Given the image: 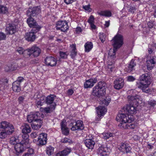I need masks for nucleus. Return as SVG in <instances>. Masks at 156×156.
<instances>
[{
	"label": "nucleus",
	"instance_id": "1",
	"mask_svg": "<svg viewBox=\"0 0 156 156\" xmlns=\"http://www.w3.org/2000/svg\"><path fill=\"white\" fill-rule=\"evenodd\" d=\"M139 80V82L136 83L137 87L144 92L148 93L150 92L151 89L148 87L151 83V80L149 75L147 73L143 74L140 77Z\"/></svg>",
	"mask_w": 156,
	"mask_h": 156
},
{
	"label": "nucleus",
	"instance_id": "2",
	"mask_svg": "<svg viewBox=\"0 0 156 156\" xmlns=\"http://www.w3.org/2000/svg\"><path fill=\"white\" fill-rule=\"evenodd\" d=\"M116 119L117 121L120 122L118 126L120 128L124 129H128L129 122H132L133 120V115H128L127 114L120 113V112L117 115Z\"/></svg>",
	"mask_w": 156,
	"mask_h": 156
},
{
	"label": "nucleus",
	"instance_id": "3",
	"mask_svg": "<svg viewBox=\"0 0 156 156\" xmlns=\"http://www.w3.org/2000/svg\"><path fill=\"white\" fill-rule=\"evenodd\" d=\"M14 128L11 124L5 121L0 122V138H6L8 135L12 134L14 131Z\"/></svg>",
	"mask_w": 156,
	"mask_h": 156
},
{
	"label": "nucleus",
	"instance_id": "4",
	"mask_svg": "<svg viewBox=\"0 0 156 156\" xmlns=\"http://www.w3.org/2000/svg\"><path fill=\"white\" fill-rule=\"evenodd\" d=\"M24 136L25 138L23 139L20 143L16 144L14 146L16 154L18 155L23 152L25 149L30 147L28 135H26Z\"/></svg>",
	"mask_w": 156,
	"mask_h": 156
},
{
	"label": "nucleus",
	"instance_id": "5",
	"mask_svg": "<svg viewBox=\"0 0 156 156\" xmlns=\"http://www.w3.org/2000/svg\"><path fill=\"white\" fill-rule=\"evenodd\" d=\"M112 41L113 43L112 45L115 49L120 48L123 44V37L120 34L116 35Z\"/></svg>",
	"mask_w": 156,
	"mask_h": 156
},
{
	"label": "nucleus",
	"instance_id": "6",
	"mask_svg": "<svg viewBox=\"0 0 156 156\" xmlns=\"http://www.w3.org/2000/svg\"><path fill=\"white\" fill-rule=\"evenodd\" d=\"M69 128L72 131L83 130L84 128L83 122L82 121L78 120L72 122L69 125Z\"/></svg>",
	"mask_w": 156,
	"mask_h": 156
},
{
	"label": "nucleus",
	"instance_id": "7",
	"mask_svg": "<svg viewBox=\"0 0 156 156\" xmlns=\"http://www.w3.org/2000/svg\"><path fill=\"white\" fill-rule=\"evenodd\" d=\"M56 29L63 32H66L69 29L68 23L65 20H61L57 22L55 26Z\"/></svg>",
	"mask_w": 156,
	"mask_h": 156
},
{
	"label": "nucleus",
	"instance_id": "8",
	"mask_svg": "<svg viewBox=\"0 0 156 156\" xmlns=\"http://www.w3.org/2000/svg\"><path fill=\"white\" fill-rule=\"evenodd\" d=\"M41 7L35 6L33 8H30L27 11V15L28 16L36 17L41 13Z\"/></svg>",
	"mask_w": 156,
	"mask_h": 156
},
{
	"label": "nucleus",
	"instance_id": "9",
	"mask_svg": "<svg viewBox=\"0 0 156 156\" xmlns=\"http://www.w3.org/2000/svg\"><path fill=\"white\" fill-rule=\"evenodd\" d=\"M32 17L29 16L27 20V23L30 27L32 28L33 29H35V32H38L41 27L38 24L36 20H34Z\"/></svg>",
	"mask_w": 156,
	"mask_h": 156
},
{
	"label": "nucleus",
	"instance_id": "10",
	"mask_svg": "<svg viewBox=\"0 0 156 156\" xmlns=\"http://www.w3.org/2000/svg\"><path fill=\"white\" fill-rule=\"evenodd\" d=\"M137 106L131 105L129 104L127 105L124 107L122 109V111L120 112V113H124L128 112L131 114H135L136 112Z\"/></svg>",
	"mask_w": 156,
	"mask_h": 156
},
{
	"label": "nucleus",
	"instance_id": "11",
	"mask_svg": "<svg viewBox=\"0 0 156 156\" xmlns=\"http://www.w3.org/2000/svg\"><path fill=\"white\" fill-rule=\"evenodd\" d=\"M40 116H41V118H44V115L42 113L36 112L34 114H30L28 115L27 121L29 123H33L34 121H36Z\"/></svg>",
	"mask_w": 156,
	"mask_h": 156
},
{
	"label": "nucleus",
	"instance_id": "12",
	"mask_svg": "<svg viewBox=\"0 0 156 156\" xmlns=\"http://www.w3.org/2000/svg\"><path fill=\"white\" fill-rule=\"evenodd\" d=\"M43 118H41L40 116L36 121L33 122V123L31 124V126L34 130H37L39 129L41 126L42 125V119Z\"/></svg>",
	"mask_w": 156,
	"mask_h": 156
},
{
	"label": "nucleus",
	"instance_id": "13",
	"mask_svg": "<svg viewBox=\"0 0 156 156\" xmlns=\"http://www.w3.org/2000/svg\"><path fill=\"white\" fill-rule=\"evenodd\" d=\"M119 149L122 152L127 153L131 152V148L127 143L122 142L121 143Z\"/></svg>",
	"mask_w": 156,
	"mask_h": 156
},
{
	"label": "nucleus",
	"instance_id": "14",
	"mask_svg": "<svg viewBox=\"0 0 156 156\" xmlns=\"http://www.w3.org/2000/svg\"><path fill=\"white\" fill-rule=\"evenodd\" d=\"M114 88L119 90L123 87L124 85V80L121 78H117L114 81Z\"/></svg>",
	"mask_w": 156,
	"mask_h": 156
},
{
	"label": "nucleus",
	"instance_id": "15",
	"mask_svg": "<svg viewBox=\"0 0 156 156\" xmlns=\"http://www.w3.org/2000/svg\"><path fill=\"white\" fill-rule=\"evenodd\" d=\"M35 31V29H32L30 32L26 33L25 36L26 40L28 41H34L36 38L35 34L37 32Z\"/></svg>",
	"mask_w": 156,
	"mask_h": 156
},
{
	"label": "nucleus",
	"instance_id": "16",
	"mask_svg": "<svg viewBox=\"0 0 156 156\" xmlns=\"http://www.w3.org/2000/svg\"><path fill=\"white\" fill-rule=\"evenodd\" d=\"M47 134L44 133H41L38 138V145L42 146L45 144L47 143Z\"/></svg>",
	"mask_w": 156,
	"mask_h": 156
},
{
	"label": "nucleus",
	"instance_id": "17",
	"mask_svg": "<svg viewBox=\"0 0 156 156\" xmlns=\"http://www.w3.org/2000/svg\"><path fill=\"white\" fill-rule=\"evenodd\" d=\"M156 62V57H150V59L147 61V66L148 70L152 69L154 66V65Z\"/></svg>",
	"mask_w": 156,
	"mask_h": 156
},
{
	"label": "nucleus",
	"instance_id": "18",
	"mask_svg": "<svg viewBox=\"0 0 156 156\" xmlns=\"http://www.w3.org/2000/svg\"><path fill=\"white\" fill-rule=\"evenodd\" d=\"M44 62L46 65L51 66H55L57 63L55 58L52 56L47 57L45 59Z\"/></svg>",
	"mask_w": 156,
	"mask_h": 156
},
{
	"label": "nucleus",
	"instance_id": "19",
	"mask_svg": "<svg viewBox=\"0 0 156 156\" xmlns=\"http://www.w3.org/2000/svg\"><path fill=\"white\" fill-rule=\"evenodd\" d=\"M127 99L129 105L137 107L138 105L139 100L136 97L132 96H128Z\"/></svg>",
	"mask_w": 156,
	"mask_h": 156
},
{
	"label": "nucleus",
	"instance_id": "20",
	"mask_svg": "<svg viewBox=\"0 0 156 156\" xmlns=\"http://www.w3.org/2000/svg\"><path fill=\"white\" fill-rule=\"evenodd\" d=\"M117 49H109L108 52V61L111 63H115V53Z\"/></svg>",
	"mask_w": 156,
	"mask_h": 156
},
{
	"label": "nucleus",
	"instance_id": "21",
	"mask_svg": "<svg viewBox=\"0 0 156 156\" xmlns=\"http://www.w3.org/2000/svg\"><path fill=\"white\" fill-rule=\"evenodd\" d=\"M93 93L97 97L100 98L101 97L103 96L105 94L106 90L94 87L93 88Z\"/></svg>",
	"mask_w": 156,
	"mask_h": 156
},
{
	"label": "nucleus",
	"instance_id": "22",
	"mask_svg": "<svg viewBox=\"0 0 156 156\" xmlns=\"http://www.w3.org/2000/svg\"><path fill=\"white\" fill-rule=\"evenodd\" d=\"M24 52H27V55L29 56L32 55L34 57H37L39 55L41 51V49H27Z\"/></svg>",
	"mask_w": 156,
	"mask_h": 156
},
{
	"label": "nucleus",
	"instance_id": "23",
	"mask_svg": "<svg viewBox=\"0 0 156 156\" xmlns=\"http://www.w3.org/2000/svg\"><path fill=\"white\" fill-rule=\"evenodd\" d=\"M108 151V148L104 145H101L98 150V154L101 156H105L107 155Z\"/></svg>",
	"mask_w": 156,
	"mask_h": 156
},
{
	"label": "nucleus",
	"instance_id": "24",
	"mask_svg": "<svg viewBox=\"0 0 156 156\" xmlns=\"http://www.w3.org/2000/svg\"><path fill=\"white\" fill-rule=\"evenodd\" d=\"M97 81V79L96 78L90 79L87 80L84 83V87L85 88L92 87Z\"/></svg>",
	"mask_w": 156,
	"mask_h": 156
},
{
	"label": "nucleus",
	"instance_id": "25",
	"mask_svg": "<svg viewBox=\"0 0 156 156\" xmlns=\"http://www.w3.org/2000/svg\"><path fill=\"white\" fill-rule=\"evenodd\" d=\"M98 117L100 118L107 112L106 108L105 107L100 106L96 108Z\"/></svg>",
	"mask_w": 156,
	"mask_h": 156
},
{
	"label": "nucleus",
	"instance_id": "26",
	"mask_svg": "<svg viewBox=\"0 0 156 156\" xmlns=\"http://www.w3.org/2000/svg\"><path fill=\"white\" fill-rule=\"evenodd\" d=\"M56 105V104L55 103H53V105H51L49 107L44 108L41 107L40 108V110L41 112H44L47 113H50L55 110Z\"/></svg>",
	"mask_w": 156,
	"mask_h": 156
},
{
	"label": "nucleus",
	"instance_id": "27",
	"mask_svg": "<svg viewBox=\"0 0 156 156\" xmlns=\"http://www.w3.org/2000/svg\"><path fill=\"white\" fill-rule=\"evenodd\" d=\"M23 127L22 130V132L24 134V135L22 136L23 139L25 138V135H28L27 134L30 133L31 131V129L29 125L27 123H25L22 126Z\"/></svg>",
	"mask_w": 156,
	"mask_h": 156
},
{
	"label": "nucleus",
	"instance_id": "28",
	"mask_svg": "<svg viewBox=\"0 0 156 156\" xmlns=\"http://www.w3.org/2000/svg\"><path fill=\"white\" fill-rule=\"evenodd\" d=\"M56 96L54 94H50L47 97H44V102H45L48 105H53L54 101Z\"/></svg>",
	"mask_w": 156,
	"mask_h": 156
},
{
	"label": "nucleus",
	"instance_id": "29",
	"mask_svg": "<svg viewBox=\"0 0 156 156\" xmlns=\"http://www.w3.org/2000/svg\"><path fill=\"white\" fill-rule=\"evenodd\" d=\"M7 33L12 34L15 33L16 31V27L14 24H8L6 28Z\"/></svg>",
	"mask_w": 156,
	"mask_h": 156
},
{
	"label": "nucleus",
	"instance_id": "30",
	"mask_svg": "<svg viewBox=\"0 0 156 156\" xmlns=\"http://www.w3.org/2000/svg\"><path fill=\"white\" fill-rule=\"evenodd\" d=\"M86 146L89 149H92L94 147L95 142L91 139H86L84 141Z\"/></svg>",
	"mask_w": 156,
	"mask_h": 156
},
{
	"label": "nucleus",
	"instance_id": "31",
	"mask_svg": "<svg viewBox=\"0 0 156 156\" xmlns=\"http://www.w3.org/2000/svg\"><path fill=\"white\" fill-rule=\"evenodd\" d=\"M71 149L69 148H66L64 150L59 151L56 154V156H66L70 152Z\"/></svg>",
	"mask_w": 156,
	"mask_h": 156
},
{
	"label": "nucleus",
	"instance_id": "32",
	"mask_svg": "<svg viewBox=\"0 0 156 156\" xmlns=\"http://www.w3.org/2000/svg\"><path fill=\"white\" fill-rule=\"evenodd\" d=\"M136 63L134 62V60L133 59H132L129 64L127 69V72L130 73L134 70V67L136 66Z\"/></svg>",
	"mask_w": 156,
	"mask_h": 156
},
{
	"label": "nucleus",
	"instance_id": "33",
	"mask_svg": "<svg viewBox=\"0 0 156 156\" xmlns=\"http://www.w3.org/2000/svg\"><path fill=\"white\" fill-rule=\"evenodd\" d=\"M98 15L101 16L109 17L111 16H112L111 12L109 10L101 11L99 12H98Z\"/></svg>",
	"mask_w": 156,
	"mask_h": 156
},
{
	"label": "nucleus",
	"instance_id": "34",
	"mask_svg": "<svg viewBox=\"0 0 156 156\" xmlns=\"http://www.w3.org/2000/svg\"><path fill=\"white\" fill-rule=\"evenodd\" d=\"M94 87L106 90V88L107 87V85L105 83L101 81L99 82L97 86H96Z\"/></svg>",
	"mask_w": 156,
	"mask_h": 156
},
{
	"label": "nucleus",
	"instance_id": "35",
	"mask_svg": "<svg viewBox=\"0 0 156 156\" xmlns=\"http://www.w3.org/2000/svg\"><path fill=\"white\" fill-rule=\"evenodd\" d=\"M12 88L13 90L16 92H19L21 90L20 85L16 83V82L12 83Z\"/></svg>",
	"mask_w": 156,
	"mask_h": 156
},
{
	"label": "nucleus",
	"instance_id": "36",
	"mask_svg": "<svg viewBox=\"0 0 156 156\" xmlns=\"http://www.w3.org/2000/svg\"><path fill=\"white\" fill-rule=\"evenodd\" d=\"M111 98L109 96H107L103 100H101V103H102V104L107 106L109 104L111 101Z\"/></svg>",
	"mask_w": 156,
	"mask_h": 156
},
{
	"label": "nucleus",
	"instance_id": "37",
	"mask_svg": "<svg viewBox=\"0 0 156 156\" xmlns=\"http://www.w3.org/2000/svg\"><path fill=\"white\" fill-rule=\"evenodd\" d=\"M54 148L51 147L49 146L47 148L46 150V153L48 155H51L53 153Z\"/></svg>",
	"mask_w": 156,
	"mask_h": 156
},
{
	"label": "nucleus",
	"instance_id": "38",
	"mask_svg": "<svg viewBox=\"0 0 156 156\" xmlns=\"http://www.w3.org/2000/svg\"><path fill=\"white\" fill-rule=\"evenodd\" d=\"M44 97H41V98L40 100H37L36 101V105L38 107L43 105V102H42L41 101H44Z\"/></svg>",
	"mask_w": 156,
	"mask_h": 156
},
{
	"label": "nucleus",
	"instance_id": "39",
	"mask_svg": "<svg viewBox=\"0 0 156 156\" xmlns=\"http://www.w3.org/2000/svg\"><path fill=\"white\" fill-rule=\"evenodd\" d=\"M59 54L61 58L65 59L67 58L69 53L67 52L60 51Z\"/></svg>",
	"mask_w": 156,
	"mask_h": 156
},
{
	"label": "nucleus",
	"instance_id": "40",
	"mask_svg": "<svg viewBox=\"0 0 156 156\" xmlns=\"http://www.w3.org/2000/svg\"><path fill=\"white\" fill-rule=\"evenodd\" d=\"M114 63H111V61H108V70L109 71L112 72L113 69L114 68L113 64Z\"/></svg>",
	"mask_w": 156,
	"mask_h": 156
},
{
	"label": "nucleus",
	"instance_id": "41",
	"mask_svg": "<svg viewBox=\"0 0 156 156\" xmlns=\"http://www.w3.org/2000/svg\"><path fill=\"white\" fill-rule=\"evenodd\" d=\"M85 49H92L93 48V44L92 42L88 41L84 45Z\"/></svg>",
	"mask_w": 156,
	"mask_h": 156
},
{
	"label": "nucleus",
	"instance_id": "42",
	"mask_svg": "<svg viewBox=\"0 0 156 156\" xmlns=\"http://www.w3.org/2000/svg\"><path fill=\"white\" fill-rule=\"evenodd\" d=\"M18 137L17 136H12L10 138V143L13 144H15L17 142Z\"/></svg>",
	"mask_w": 156,
	"mask_h": 156
},
{
	"label": "nucleus",
	"instance_id": "43",
	"mask_svg": "<svg viewBox=\"0 0 156 156\" xmlns=\"http://www.w3.org/2000/svg\"><path fill=\"white\" fill-rule=\"evenodd\" d=\"M8 10V9L6 7L0 5V12L6 13L7 12Z\"/></svg>",
	"mask_w": 156,
	"mask_h": 156
},
{
	"label": "nucleus",
	"instance_id": "44",
	"mask_svg": "<svg viewBox=\"0 0 156 156\" xmlns=\"http://www.w3.org/2000/svg\"><path fill=\"white\" fill-rule=\"evenodd\" d=\"M106 36L103 33H100L99 35V38L102 43H104L105 40Z\"/></svg>",
	"mask_w": 156,
	"mask_h": 156
},
{
	"label": "nucleus",
	"instance_id": "45",
	"mask_svg": "<svg viewBox=\"0 0 156 156\" xmlns=\"http://www.w3.org/2000/svg\"><path fill=\"white\" fill-rule=\"evenodd\" d=\"M113 136V134L111 133H105L104 134V137L105 139H108L110 137H112Z\"/></svg>",
	"mask_w": 156,
	"mask_h": 156
},
{
	"label": "nucleus",
	"instance_id": "46",
	"mask_svg": "<svg viewBox=\"0 0 156 156\" xmlns=\"http://www.w3.org/2000/svg\"><path fill=\"white\" fill-rule=\"evenodd\" d=\"M76 50V49H72L71 51L70 55L73 58H74L76 55L77 51Z\"/></svg>",
	"mask_w": 156,
	"mask_h": 156
},
{
	"label": "nucleus",
	"instance_id": "47",
	"mask_svg": "<svg viewBox=\"0 0 156 156\" xmlns=\"http://www.w3.org/2000/svg\"><path fill=\"white\" fill-rule=\"evenodd\" d=\"M135 80V78L132 76H128L126 77V80L129 82H133Z\"/></svg>",
	"mask_w": 156,
	"mask_h": 156
},
{
	"label": "nucleus",
	"instance_id": "48",
	"mask_svg": "<svg viewBox=\"0 0 156 156\" xmlns=\"http://www.w3.org/2000/svg\"><path fill=\"white\" fill-rule=\"evenodd\" d=\"M24 80V79L23 77L20 76L18 77L17 80L14 82H16V83L20 85V83L23 81Z\"/></svg>",
	"mask_w": 156,
	"mask_h": 156
},
{
	"label": "nucleus",
	"instance_id": "49",
	"mask_svg": "<svg viewBox=\"0 0 156 156\" xmlns=\"http://www.w3.org/2000/svg\"><path fill=\"white\" fill-rule=\"evenodd\" d=\"M63 133L65 135H67L69 134V130L66 127L62 129Z\"/></svg>",
	"mask_w": 156,
	"mask_h": 156
},
{
	"label": "nucleus",
	"instance_id": "50",
	"mask_svg": "<svg viewBox=\"0 0 156 156\" xmlns=\"http://www.w3.org/2000/svg\"><path fill=\"white\" fill-rule=\"evenodd\" d=\"M6 35L4 33L0 32V41L5 40Z\"/></svg>",
	"mask_w": 156,
	"mask_h": 156
},
{
	"label": "nucleus",
	"instance_id": "51",
	"mask_svg": "<svg viewBox=\"0 0 156 156\" xmlns=\"http://www.w3.org/2000/svg\"><path fill=\"white\" fill-rule=\"evenodd\" d=\"M26 153L31 156L34 153V150L32 148H29Z\"/></svg>",
	"mask_w": 156,
	"mask_h": 156
},
{
	"label": "nucleus",
	"instance_id": "52",
	"mask_svg": "<svg viewBox=\"0 0 156 156\" xmlns=\"http://www.w3.org/2000/svg\"><path fill=\"white\" fill-rule=\"evenodd\" d=\"M23 50L24 49H19V50H17L16 51H17L20 54H23L25 56H26V55H27V52L25 53L24 51L25 50H26L27 49H25L23 51Z\"/></svg>",
	"mask_w": 156,
	"mask_h": 156
},
{
	"label": "nucleus",
	"instance_id": "53",
	"mask_svg": "<svg viewBox=\"0 0 156 156\" xmlns=\"http://www.w3.org/2000/svg\"><path fill=\"white\" fill-rule=\"evenodd\" d=\"M94 16L91 15V16L89 19L88 20V22L90 24L93 23L94 22Z\"/></svg>",
	"mask_w": 156,
	"mask_h": 156
},
{
	"label": "nucleus",
	"instance_id": "54",
	"mask_svg": "<svg viewBox=\"0 0 156 156\" xmlns=\"http://www.w3.org/2000/svg\"><path fill=\"white\" fill-rule=\"evenodd\" d=\"M62 142L64 143H68L70 144L72 143V141L71 140L67 138H64Z\"/></svg>",
	"mask_w": 156,
	"mask_h": 156
},
{
	"label": "nucleus",
	"instance_id": "55",
	"mask_svg": "<svg viewBox=\"0 0 156 156\" xmlns=\"http://www.w3.org/2000/svg\"><path fill=\"white\" fill-rule=\"evenodd\" d=\"M131 122H129V125H128V129H134L135 127L134 124L131 123Z\"/></svg>",
	"mask_w": 156,
	"mask_h": 156
},
{
	"label": "nucleus",
	"instance_id": "56",
	"mask_svg": "<svg viewBox=\"0 0 156 156\" xmlns=\"http://www.w3.org/2000/svg\"><path fill=\"white\" fill-rule=\"evenodd\" d=\"M66 123L64 121H62L60 124L61 129L66 128Z\"/></svg>",
	"mask_w": 156,
	"mask_h": 156
},
{
	"label": "nucleus",
	"instance_id": "57",
	"mask_svg": "<svg viewBox=\"0 0 156 156\" xmlns=\"http://www.w3.org/2000/svg\"><path fill=\"white\" fill-rule=\"evenodd\" d=\"M76 1V0H64V2L65 3L68 5L71 4Z\"/></svg>",
	"mask_w": 156,
	"mask_h": 156
},
{
	"label": "nucleus",
	"instance_id": "58",
	"mask_svg": "<svg viewBox=\"0 0 156 156\" xmlns=\"http://www.w3.org/2000/svg\"><path fill=\"white\" fill-rule=\"evenodd\" d=\"M37 135V133L36 132H32L30 134V136L32 138L36 137Z\"/></svg>",
	"mask_w": 156,
	"mask_h": 156
},
{
	"label": "nucleus",
	"instance_id": "59",
	"mask_svg": "<svg viewBox=\"0 0 156 156\" xmlns=\"http://www.w3.org/2000/svg\"><path fill=\"white\" fill-rule=\"evenodd\" d=\"M135 11V6H131L130 7L129 9V11L131 13H133Z\"/></svg>",
	"mask_w": 156,
	"mask_h": 156
},
{
	"label": "nucleus",
	"instance_id": "60",
	"mask_svg": "<svg viewBox=\"0 0 156 156\" xmlns=\"http://www.w3.org/2000/svg\"><path fill=\"white\" fill-rule=\"evenodd\" d=\"M24 98L23 96H20L18 98V101L20 103H23Z\"/></svg>",
	"mask_w": 156,
	"mask_h": 156
},
{
	"label": "nucleus",
	"instance_id": "61",
	"mask_svg": "<svg viewBox=\"0 0 156 156\" xmlns=\"http://www.w3.org/2000/svg\"><path fill=\"white\" fill-rule=\"evenodd\" d=\"M147 24L148 27L150 28H151L154 26V24L151 22H148L147 23Z\"/></svg>",
	"mask_w": 156,
	"mask_h": 156
},
{
	"label": "nucleus",
	"instance_id": "62",
	"mask_svg": "<svg viewBox=\"0 0 156 156\" xmlns=\"http://www.w3.org/2000/svg\"><path fill=\"white\" fill-rule=\"evenodd\" d=\"M73 93V91L72 89H69L67 91V94L69 95H72Z\"/></svg>",
	"mask_w": 156,
	"mask_h": 156
},
{
	"label": "nucleus",
	"instance_id": "63",
	"mask_svg": "<svg viewBox=\"0 0 156 156\" xmlns=\"http://www.w3.org/2000/svg\"><path fill=\"white\" fill-rule=\"evenodd\" d=\"M83 8L86 10L88 11L90 9V6L89 5H86L83 6Z\"/></svg>",
	"mask_w": 156,
	"mask_h": 156
},
{
	"label": "nucleus",
	"instance_id": "64",
	"mask_svg": "<svg viewBox=\"0 0 156 156\" xmlns=\"http://www.w3.org/2000/svg\"><path fill=\"white\" fill-rule=\"evenodd\" d=\"M110 24V20L108 21H106L105 22V26L106 27H108L109 26Z\"/></svg>",
	"mask_w": 156,
	"mask_h": 156
}]
</instances>
